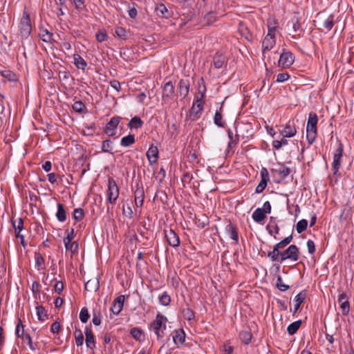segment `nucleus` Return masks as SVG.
Segmentation results:
<instances>
[{
	"label": "nucleus",
	"mask_w": 354,
	"mask_h": 354,
	"mask_svg": "<svg viewBox=\"0 0 354 354\" xmlns=\"http://www.w3.org/2000/svg\"><path fill=\"white\" fill-rule=\"evenodd\" d=\"M240 337L245 344H249L252 339V334L248 331H243L240 333Z\"/></svg>",
	"instance_id": "48"
},
{
	"label": "nucleus",
	"mask_w": 354,
	"mask_h": 354,
	"mask_svg": "<svg viewBox=\"0 0 354 354\" xmlns=\"http://www.w3.org/2000/svg\"><path fill=\"white\" fill-rule=\"evenodd\" d=\"M113 149L111 141L106 140L102 142V150L104 152H111Z\"/></svg>",
	"instance_id": "51"
},
{
	"label": "nucleus",
	"mask_w": 354,
	"mask_h": 354,
	"mask_svg": "<svg viewBox=\"0 0 354 354\" xmlns=\"http://www.w3.org/2000/svg\"><path fill=\"white\" fill-rule=\"evenodd\" d=\"M277 172L281 177L285 178L290 174V168H288L284 165H281L277 169Z\"/></svg>",
	"instance_id": "49"
},
{
	"label": "nucleus",
	"mask_w": 354,
	"mask_h": 354,
	"mask_svg": "<svg viewBox=\"0 0 354 354\" xmlns=\"http://www.w3.org/2000/svg\"><path fill=\"white\" fill-rule=\"evenodd\" d=\"M95 37L97 41L102 42L106 41L108 38V36L105 32L99 31L96 33Z\"/></svg>",
	"instance_id": "56"
},
{
	"label": "nucleus",
	"mask_w": 354,
	"mask_h": 354,
	"mask_svg": "<svg viewBox=\"0 0 354 354\" xmlns=\"http://www.w3.org/2000/svg\"><path fill=\"white\" fill-rule=\"evenodd\" d=\"M290 76L288 73H279L277 75L276 82L279 83L284 82L289 79Z\"/></svg>",
	"instance_id": "54"
},
{
	"label": "nucleus",
	"mask_w": 354,
	"mask_h": 354,
	"mask_svg": "<svg viewBox=\"0 0 354 354\" xmlns=\"http://www.w3.org/2000/svg\"><path fill=\"white\" fill-rule=\"evenodd\" d=\"M174 94V86L171 82L165 84L162 89V100L167 102L169 100L171 99Z\"/></svg>",
	"instance_id": "14"
},
{
	"label": "nucleus",
	"mask_w": 354,
	"mask_h": 354,
	"mask_svg": "<svg viewBox=\"0 0 354 354\" xmlns=\"http://www.w3.org/2000/svg\"><path fill=\"white\" fill-rule=\"evenodd\" d=\"M119 196V189L113 178L108 180L107 200L111 204H115Z\"/></svg>",
	"instance_id": "4"
},
{
	"label": "nucleus",
	"mask_w": 354,
	"mask_h": 354,
	"mask_svg": "<svg viewBox=\"0 0 354 354\" xmlns=\"http://www.w3.org/2000/svg\"><path fill=\"white\" fill-rule=\"evenodd\" d=\"M171 301L170 296L167 292H163L160 297H159V302L162 306H167L169 304Z\"/></svg>",
	"instance_id": "45"
},
{
	"label": "nucleus",
	"mask_w": 354,
	"mask_h": 354,
	"mask_svg": "<svg viewBox=\"0 0 354 354\" xmlns=\"http://www.w3.org/2000/svg\"><path fill=\"white\" fill-rule=\"evenodd\" d=\"M335 24L334 16L330 15L324 22L323 27L327 30L329 31L332 29L333 25Z\"/></svg>",
	"instance_id": "37"
},
{
	"label": "nucleus",
	"mask_w": 354,
	"mask_h": 354,
	"mask_svg": "<svg viewBox=\"0 0 354 354\" xmlns=\"http://www.w3.org/2000/svg\"><path fill=\"white\" fill-rule=\"evenodd\" d=\"M297 133V129L293 122L289 121L284 127L283 130L280 131V135L284 138H292Z\"/></svg>",
	"instance_id": "13"
},
{
	"label": "nucleus",
	"mask_w": 354,
	"mask_h": 354,
	"mask_svg": "<svg viewBox=\"0 0 354 354\" xmlns=\"http://www.w3.org/2000/svg\"><path fill=\"white\" fill-rule=\"evenodd\" d=\"M31 25L29 18V15L24 12L23 17L21 19L19 24V31L21 36V39L28 38L31 32Z\"/></svg>",
	"instance_id": "5"
},
{
	"label": "nucleus",
	"mask_w": 354,
	"mask_h": 354,
	"mask_svg": "<svg viewBox=\"0 0 354 354\" xmlns=\"http://www.w3.org/2000/svg\"><path fill=\"white\" fill-rule=\"evenodd\" d=\"M276 286H277V288L282 292H284L289 288V286L286 285L283 283V279L281 276H279L277 277Z\"/></svg>",
	"instance_id": "43"
},
{
	"label": "nucleus",
	"mask_w": 354,
	"mask_h": 354,
	"mask_svg": "<svg viewBox=\"0 0 354 354\" xmlns=\"http://www.w3.org/2000/svg\"><path fill=\"white\" fill-rule=\"evenodd\" d=\"M72 107L77 113H82L85 109V105L81 101H76L73 104Z\"/></svg>",
	"instance_id": "46"
},
{
	"label": "nucleus",
	"mask_w": 354,
	"mask_h": 354,
	"mask_svg": "<svg viewBox=\"0 0 354 354\" xmlns=\"http://www.w3.org/2000/svg\"><path fill=\"white\" fill-rule=\"evenodd\" d=\"M268 33L271 35H276L277 32V22L274 19L270 18L267 22Z\"/></svg>",
	"instance_id": "30"
},
{
	"label": "nucleus",
	"mask_w": 354,
	"mask_h": 354,
	"mask_svg": "<svg viewBox=\"0 0 354 354\" xmlns=\"http://www.w3.org/2000/svg\"><path fill=\"white\" fill-rule=\"evenodd\" d=\"M317 121V115L315 113H310L306 126V138L310 144H312L316 138Z\"/></svg>",
	"instance_id": "2"
},
{
	"label": "nucleus",
	"mask_w": 354,
	"mask_h": 354,
	"mask_svg": "<svg viewBox=\"0 0 354 354\" xmlns=\"http://www.w3.org/2000/svg\"><path fill=\"white\" fill-rule=\"evenodd\" d=\"M167 321V319L165 317L158 314L156 319L151 324V329L155 333L158 339L164 336Z\"/></svg>",
	"instance_id": "3"
},
{
	"label": "nucleus",
	"mask_w": 354,
	"mask_h": 354,
	"mask_svg": "<svg viewBox=\"0 0 354 354\" xmlns=\"http://www.w3.org/2000/svg\"><path fill=\"white\" fill-rule=\"evenodd\" d=\"M84 211L81 208L75 209L73 212V218L76 221H81L84 217Z\"/></svg>",
	"instance_id": "53"
},
{
	"label": "nucleus",
	"mask_w": 354,
	"mask_h": 354,
	"mask_svg": "<svg viewBox=\"0 0 354 354\" xmlns=\"http://www.w3.org/2000/svg\"><path fill=\"white\" fill-rule=\"evenodd\" d=\"M74 336L76 345L77 346H82L84 343V335L82 330L79 328H76L74 331Z\"/></svg>",
	"instance_id": "29"
},
{
	"label": "nucleus",
	"mask_w": 354,
	"mask_h": 354,
	"mask_svg": "<svg viewBox=\"0 0 354 354\" xmlns=\"http://www.w3.org/2000/svg\"><path fill=\"white\" fill-rule=\"evenodd\" d=\"M124 302V295H120L117 298H115L111 308V313L115 315H118L122 310Z\"/></svg>",
	"instance_id": "12"
},
{
	"label": "nucleus",
	"mask_w": 354,
	"mask_h": 354,
	"mask_svg": "<svg viewBox=\"0 0 354 354\" xmlns=\"http://www.w3.org/2000/svg\"><path fill=\"white\" fill-rule=\"evenodd\" d=\"M267 229L268 230L270 234H277L279 230L277 225L274 223H270L267 225Z\"/></svg>",
	"instance_id": "57"
},
{
	"label": "nucleus",
	"mask_w": 354,
	"mask_h": 354,
	"mask_svg": "<svg viewBox=\"0 0 354 354\" xmlns=\"http://www.w3.org/2000/svg\"><path fill=\"white\" fill-rule=\"evenodd\" d=\"M267 183H268V181H266L265 180H261L259 185L256 187V189H255L256 192L261 193L266 187Z\"/></svg>",
	"instance_id": "55"
},
{
	"label": "nucleus",
	"mask_w": 354,
	"mask_h": 354,
	"mask_svg": "<svg viewBox=\"0 0 354 354\" xmlns=\"http://www.w3.org/2000/svg\"><path fill=\"white\" fill-rule=\"evenodd\" d=\"M295 62V56L290 51L283 50L280 55L278 65L283 68H290Z\"/></svg>",
	"instance_id": "6"
},
{
	"label": "nucleus",
	"mask_w": 354,
	"mask_h": 354,
	"mask_svg": "<svg viewBox=\"0 0 354 354\" xmlns=\"http://www.w3.org/2000/svg\"><path fill=\"white\" fill-rule=\"evenodd\" d=\"M144 201V192L142 189H137L135 192V203L137 207H141Z\"/></svg>",
	"instance_id": "24"
},
{
	"label": "nucleus",
	"mask_w": 354,
	"mask_h": 354,
	"mask_svg": "<svg viewBox=\"0 0 354 354\" xmlns=\"http://www.w3.org/2000/svg\"><path fill=\"white\" fill-rule=\"evenodd\" d=\"M178 88L180 95L185 97L188 95L189 85L186 81L180 80L178 84Z\"/></svg>",
	"instance_id": "23"
},
{
	"label": "nucleus",
	"mask_w": 354,
	"mask_h": 354,
	"mask_svg": "<svg viewBox=\"0 0 354 354\" xmlns=\"http://www.w3.org/2000/svg\"><path fill=\"white\" fill-rule=\"evenodd\" d=\"M165 238L168 243L173 246L177 247L180 244L179 237L177 234L171 229L165 231Z\"/></svg>",
	"instance_id": "11"
},
{
	"label": "nucleus",
	"mask_w": 354,
	"mask_h": 354,
	"mask_svg": "<svg viewBox=\"0 0 354 354\" xmlns=\"http://www.w3.org/2000/svg\"><path fill=\"white\" fill-rule=\"evenodd\" d=\"M227 134L229 138L228 147H232L233 145H236L239 142V138L238 135L233 136V133L230 129L227 130Z\"/></svg>",
	"instance_id": "34"
},
{
	"label": "nucleus",
	"mask_w": 354,
	"mask_h": 354,
	"mask_svg": "<svg viewBox=\"0 0 354 354\" xmlns=\"http://www.w3.org/2000/svg\"><path fill=\"white\" fill-rule=\"evenodd\" d=\"M227 230H228L230 238L237 243L239 236L236 227L233 225L230 224L227 226Z\"/></svg>",
	"instance_id": "31"
},
{
	"label": "nucleus",
	"mask_w": 354,
	"mask_h": 354,
	"mask_svg": "<svg viewBox=\"0 0 354 354\" xmlns=\"http://www.w3.org/2000/svg\"><path fill=\"white\" fill-rule=\"evenodd\" d=\"M301 324V322L300 320L294 322L293 323L290 324L287 328L288 333L290 335L295 334L300 328Z\"/></svg>",
	"instance_id": "32"
},
{
	"label": "nucleus",
	"mask_w": 354,
	"mask_h": 354,
	"mask_svg": "<svg viewBox=\"0 0 354 354\" xmlns=\"http://www.w3.org/2000/svg\"><path fill=\"white\" fill-rule=\"evenodd\" d=\"M66 249L70 250V252L73 254L77 253L78 252V243L76 241H73L70 243L68 245H64Z\"/></svg>",
	"instance_id": "50"
},
{
	"label": "nucleus",
	"mask_w": 354,
	"mask_h": 354,
	"mask_svg": "<svg viewBox=\"0 0 354 354\" xmlns=\"http://www.w3.org/2000/svg\"><path fill=\"white\" fill-rule=\"evenodd\" d=\"M86 345L88 348L94 349L95 348V341L91 329L88 327L85 328Z\"/></svg>",
	"instance_id": "15"
},
{
	"label": "nucleus",
	"mask_w": 354,
	"mask_h": 354,
	"mask_svg": "<svg viewBox=\"0 0 354 354\" xmlns=\"http://www.w3.org/2000/svg\"><path fill=\"white\" fill-rule=\"evenodd\" d=\"M111 86L115 89L117 91H119L121 88L120 83L117 80H113L110 82Z\"/></svg>",
	"instance_id": "63"
},
{
	"label": "nucleus",
	"mask_w": 354,
	"mask_h": 354,
	"mask_svg": "<svg viewBox=\"0 0 354 354\" xmlns=\"http://www.w3.org/2000/svg\"><path fill=\"white\" fill-rule=\"evenodd\" d=\"M131 335L136 339L140 342L143 341L145 339V335L140 329L133 328L130 331Z\"/></svg>",
	"instance_id": "33"
},
{
	"label": "nucleus",
	"mask_w": 354,
	"mask_h": 354,
	"mask_svg": "<svg viewBox=\"0 0 354 354\" xmlns=\"http://www.w3.org/2000/svg\"><path fill=\"white\" fill-rule=\"evenodd\" d=\"M337 301L339 304V307L342 310V315H348L350 311V304L348 295L344 292L340 293L338 295Z\"/></svg>",
	"instance_id": "9"
},
{
	"label": "nucleus",
	"mask_w": 354,
	"mask_h": 354,
	"mask_svg": "<svg viewBox=\"0 0 354 354\" xmlns=\"http://www.w3.org/2000/svg\"><path fill=\"white\" fill-rule=\"evenodd\" d=\"M252 218L257 223H261L266 218V213L261 208H257L252 214Z\"/></svg>",
	"instance_id": "20"
},
{
	"label": "nucleus",
	"mask_w": 354,
	"mask_h": 354,
	"mask_svg": "<svg viewBox=\"0 0 354 354\" xmlns=\"http://www.w3.org/2000/svg\"><path fill=\"white\" fill-rule=\"evenodd\" d=\"M37 317L39 321L44 322L47 318V313L42 306H37L36 307Z\"/></svg>",
	"instance_id": "27"
},
{
	"label": "nucleus",
	"mask_w": 354,
	"mask_h": 354,
	"mask_svg": "<svg viewBox=\"0 0 354 354\" xmlns=\"http://www.w3.org/2000/svg\"><path fill=\"white\" fill-rule=\"evenodd\" d=\"M290 259L292 261H297L299 259L298 249L296 245H290L284 252L281 254V262Z\"/></svg>",
	"instance_id": "7"
},
{
	"label": "nucleus",
	"mask_w": 354,
	"mask_h": 354,
	"mask_svg": "<svg viewBox=\"0 0 354 354\" xmlns=\"http://www.w3.org/2000/svg\"><path fill=\"white\" fill-rule=\"evenodd\" d=\"M306 245L308 252L310 254H313L315 252V245L314 241L312 240H308Z\"/></svg>",
	"instance_id": "59"
},
{
	"label": "nucleus",
	"mask_w": 354,
	"mask_h": 354,
	"mask_svg": "<svg viewBox=\"0 0 354 354\" xmlns=\"http://www.w3.org/2000/svg\"><path fill=\"white\" fill-rule=\"evenodd\" d=\"M260 174H261V180H265L266 181L269 180V174L266 168L263 167L261 169Z\"/></svg>",
	"instance_id": "61"
},
{
	"label": "nucleus",
	"mask_w": 354,
	"mask_h": 354,
	"mask_svg": "<svg viewBox=\"0 0 354 354\" xmlns=\"http://www.w3.org/2000/svg\"><path fill=\"white\" fill-rule=\"evenodd\" d=\"M119 122L120 120L118 118H111L106 126V133L109 136H113L115 134L114 131L118 125Z\"/></svg>",
	"instance_id": "17"
},
{
	"label": "nucleus",
	"mask_w": 354,
	"mask_h": 354,
	"mask_svg": "<svg viewBox=\"0 0 354 354\" xmlns=\"http://www.w3.org/2000/svg\"><path fill=\"white\" fill-rule=\"evenodd\" d=\"M35 267L38 270L45 269V261L44 257L40 253L36 252L35 254Z\"/></svg>",
	"instance_id": "21"
},
{
	"label": "nucleus",
	"mask_w": 354,
	"mask_h": 354,
	"mask_svg": "<svg viewBox=\"0 0 354 354\" xmlns=\"http://www.w3.org/2000/svg\"><path fill=\"white\" fill-rule=\"evenodd\" d=\"M308 225V221L306 219H301L297 223L296 230L300 234L306 230Z\"/></svg>",
	"instance_id": "40"
},
{
	"label": "nucleus",
	"mask_w": 354,
	"mask_h": 354,
	"mask_svg": "<svg viewBox=\"0 0 354 354\" xmlns=\"http://www.w3.org/2000/svg\"><path fill=\"white\" fill-rule=\"evenodd\" d=\"M54 288L55 292L59 294L64 289L63 283L60 281H57L55 284Z\"/></svg>",
	"instance_id": "60"
},
{
	"label": "nucleus",
	"mask_w": 354,
	"mask_h": 354,
	"mask_svg": "<svg viewBox=\"0 0 354 354\" xmlns=\"http://www.w3.org/2000/svg\"><path fill=\"white\" fill-rule=\"evenodd\" d=\"M92 322L95 326H99L101 324V317L97 315H93Z\"/></svg>",
	"instance_id": "64"
},
{
	"label": "nucleus",
	"mask_w": 354,
	"mask_h": 354,
	"mask_svg": "<svg viewBox=\"0 0 354 354\" xmlns=\"http://www.w3.org/2000/svg\"><path fill=\"white\" fill-rule=\"evenodd\" d=\"M114 35L121 39H125L127 38V31L122 27H116Z\"/></svg>",
	"instance_id": "38"
},
{
	"label": "nucleus",
	"mask_w": 354,
	"mask_h": 354,
	"mask_svg": "<svg viewBox=\"0 0 354 354\" xmlns=\"http://www.w3.org/2000/svg\"><path fill=\"white\" fill-rule=\"evenodd\" d=\"M90 315L86 308H82L80 313V319L82 323H86L88 320Z\"/></svg>",
	"instance_id": "42"
},
{
	"label": "nucleus",
	"mask_w": 354,
	"mask_h": 354,
	"mask_svg": "<svg viewBox=\"0 0 354 354\" xmlns=\"http://www.w3.org/2000/svg\"><path fill=\"white\" fill-rule=\"evenodd\" d=\"M205 87L203 86V89L201 90L199 87L198 93L196 95L194 102L192 104L191 110L189 114V118L191 120H198L203 112L204 104H205Z\"/></svg>",
	"instance_id": "1"
},
{
	"label": "nucleus",
	"mask_w": 354,
	"mask_h": 354,
	"mask_svg": "<svg viewBox=\"0 0 354 354\" xmlns=\"http://www.w3.org/2000/svg\"><path fill=\"white\" fill-rule=\"evenodd\" d=\"M73 64L75 66L82 70H84L87 66L86 62L78 54H74L73 55Z\"/></svg>",
	"instance_id": "19"
},
{
	"label": "nucleus",
	"mask_w": 354,
	"mask_h": 354,
	"mask_svg": "<svg viewBox=\"0 0 354 354\" xmlns=\"http://www.w3.org/2000/svg\"><path fill=\"white\" fill-rule=\"evenodd\" d=\"M142 124V122L139 117L133 118L129 122V127L131 129H138L140 128Z\"/></svg>",
	"instance_id": "35"
},
{
	"label": "nucleus",
	"mask_w": 354,
	"mask_h": 354,
	"mask_svg": "<svg viewBox=\"0 0 354 354\" xmlns=\"http://www.w3.org/2000/svg\"><path fill=\"white\" fill-rule=\"evenodd\" d=\"M60 329V324L57 322H54L51 325L50 330L53 333H57Z\"/></svg>",
	"instance_id": "62"
},
{
	"label": "nucleus",
	"mask_w": 354,
	"mask_h": 354,
	"mask_svg": "<svg viewBox=\"0 0 354 354\" xmlns=\"http://www.w3.org/2000/svg\"><path fill=\"white\" fill-rule=\"evenodd\" d=\"M99 282L95 279H91L86 282L84 288L87 291H95L98 289Z\"/></svg>",
	"instance_id": "26"
},
{
	"label": "nucleus",
	"mask_w": 354,
	"mask_h": 354,
	"mask_svg": "<svg viewBox=\"0 0 354 354\" xmlns=\"http://www.w3.org/2000/svg\"><path fill=\"white\" fill-rule=\"evenodd\" d=\"M68 234L66 237L64 238V245H68L70 243H72V240L74 239V230L71 229L70 231H67Z\"/></svg>",
	"instance_id": "52"
},
{
	"label": "nucleus",
	"mask_w": 354,
	"mask_h": 354,
	"mask_svg": "<svg viewBox=\"0 0 354 354\" xmlns=\"http://www.w3.org/2000/svg\"><path fill=\"white\" fill-rule=\"evenodd\" d=\"M281 252H280V251L277 248L274 247L273 250L272 251H270V252H268V257L272 261H275L279 259V257H281Z\"/></svg>",
	"instance_id": "39"
},
{
	"label": "nucleus",
	"mask_w": 354,
	"mask_h": 354,
	"mask_svg": "<svg viewBox=\"0 0 354 354\" xmlns=\"http://www.w3.org/2000/svg\"><path fill=\"white\" fill-rule=\"evenodd\" d=\"M135 142V137L132 134H129L123 137L120 140V145L123 147H127Z\"/></svg>",
	"instance_id": "28"
},
{
	"label": "nucleus",
	"mask_w": 354,
	"mask_h": 354,
	"mask_svg": "<svg viewBox=\"0 0 354 354\" xmlns=\"http://www.w3.org/2000/svg\"><path fill=\"white\" fill-rule=\"evenodd\" d=\"M39 35L44 42L50 43L53 40V34L47 29L41 28Z\"/></svg>",
	"instance_id": "22"
},
{
	"label": "nucleus",
	"mask_w": 354,
	"mask_h": 354,
	"mask_svg": "<svg viewBox=\"0 0 354 354\" xmlns=\"http://www.w3.org/2000/svg\"><path fill=\"white\" fill-rule=\"evenodd\" d=\"M147 157L150 165H153L157 162L158 158V149L156 146L151 145L147 151Z\"/></svg>",
	"instance_id": "16"
},
{
	"label": "nucleus",
	"mask_w": 354,
	"mask_h": 354,
	"mask_svg": "<svg viewBox=\"0 0 354 354\" xmlns=\"http://www.w3.org/2000/svg\"><path fill=\"white\" fill-rule=\"evenodd\" d=\"M291 241L292 236H289L283 239L282 241H281L280 242H279L278 243H277L274 247L277 248L279 250H280L281 249L283 248L287 245H288L291 242Z\"/></svg>",
	"instance_id": "44"
},
{
	"label": "nucleus",
	"mask_w": 354,
	"mask_h": 354,
	"mask_svg": "<svg viewBox=\"0 0 354 354\" xmlns=\"http://www.w3.org/2000/svg\"><path fill=\"white\" fill-rule=\"evenodd\" d=\"M56 216L57 220L60 222H64L66 219V211L61 203L57 204Z\"/></svg>",
	"instance_id": "25"
},
{
	"label": "nucleus",
	"mask_w": 354,
	"mask_h": 354,
	"mask_svg": "<svg viewBox=\"0 0 354 354\" xmlns=\"http://www.w3.org/2000/svg\"><path fill=\"white\" fill-rule=\"evenodd\" d=\"M173 340L176 344H183L185 341V336L183 333L176 334L173 337Z\"/></svg>",
	"instance_id": "58"
},
{
	"label": "nucleus",
	"mask_w": 354,
	"mask_h": 354,
	"mask_svg": "<svg viewBox=\"0 0 354 354\" xmlns=\"http://www.w3.org/2000/svg\"><path fill=\"white\" fill-rule=\"evenodd\" d=\"M288 140L283 137V138L280 140H274L272 142V147L274 149L278 150L281 149L283 146L288 145Z\"/></svg>",
	"instance_id": "41"
},
{
	"label": "nucleus",
	"mask_w": 354,
	"mask_h": 354,
	"mask_svg": "<svg viewBox=\"0 0 354 354\" xmlns=\"http://www.w3.org/2000/svg\"><path fill=\"white\" fill-rule=\"evenodd\" d=\"M306 294L305 292L301 291L299 293H298L295 299H294V310H293V314H295L298 309L300 307V305L304 302V299H306Z\"/></svg>",
	"instance_id": "18"
},
{
	"label": "nucleus",
	"mask_w": 354,
	"mask_h": 354,
	"mask_svg": "<svg viewBox=\"0 0 354 354\" xmlns=\"http://www.w3.org/2000/svg\"><path fill=\"white\" fill-rule=\"evenodd\" d=\"M275 45V35L268 33L262 41V51L270 50Z\"/></svg>",
	"instance_id": "10"
},
{
	"label": "nucleus",
	"mask_w": 354,
	"mask_h": 354,
	"mask_svg": "<svg viewBox=\"0 0 354 354\" xmlns=\"http://www.w3.org/2000/svg\"><path fill=\"white\" fill-rule=\"evenodd\" d=\"M221 108L219 111H216L214 116V123L220 127H223L225 123L222 120V115L221 113Z\"/></svg>",
	"instance_id": "36"
},
{
	"label": "nucleus",
	"mask_w": 354,
	"mask_h": 354,
	"mask_svg": "<svg viewBox=\"0 0 354 354\" xmlns=\"http://www.w3.org/2000/svg\"><path fill=\"white\" fill-rule=\"evenodd\" d=\"M343 154V146L341 143H339L337 148L336 149L334 154H333V160L332 164V169L333 171V174H336L339 171L342 158Z\"/></svg>",
	"instance_id": "8"
},
{
	"label": "nucleus",
	"mask_w": 354,
	"mask_h": 354,
	"mask_svg": "<svg viewBox=\"0 0 354 354\" xmlns=\"http://www.w3.org/2000/svg\"><path fill=\"white\" fill-rule=\"evenodd\" d=\"M12 225L15 228V233L17 232H21L24 227V221L21 218H18L12 221Z\"/></svg>",
	"instance_id": "47"
}]
</instances>
